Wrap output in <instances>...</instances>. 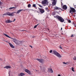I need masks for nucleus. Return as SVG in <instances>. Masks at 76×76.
<instances>
[{"mask_svg": "<svg viewBox=\"0 0 76 76\" xmlns=\"http://www.w3.org/2000/svg\"><path fill=\"white\" fill-rule=\"evenodd\" d=\"M54 17H55V18H56L58 20H59V21H60V22L62 23L64 21V20L62 17L58 15H56V16H54Z\"/></svg>", "mask_w": 76, "mask_h": 76, "instance_id": "1", "label": "nucleus"}, {"mask_svg": "<svg viewBox=\"0 0 76 76\" xmlns=\"http://www.w3.org/2000/svg\"><path fill=\"white\" fill-rule=\"evenodd\" d=\"M52 54L54 55H55V56H56L58 57H61V56L60 55V54L54 50H53V53Z\"/></svg>", "mask_w": 76, "mask_h": 76, "instance_id": "2", "label": "nucleus"}, {"mask_svg": "<svg viewBox=\"0 0 76 76\" xmlns=\"http://www.w3.org/2000/svg\"><path fill=\"white\" fill-rule=\"evenodd\" d=\"M14 13H16L15 12L12 13L7 12L5 14H3V16H14Z\"/></svg>", "mask_w": 76, "mask_h": 76, "instance_id": "3", "label": "nucleus"}, {"mask_svg": "<svg viewBox=\"0 0 76 76\" xmlns=\"http://www.w3.org/2000/svg\"><path fill=\"white\" fill-rule=\"evenodd\" d=\"M4 35H5L6 37H8V38H11L12 39L13 41L15 43H16V41H17V39L15 38H13L12 37H11L10 36H9V35L6 34H4Z\"/></svg>", "mask_w": 76, "mask_h": 76, "instance_id": "4", "label": "nucleus"}, {"mask_svg": "<svg viewBox=\"0 0 76 76\" xmlns=\"http://www.w3.org/2000/svg\"><path fill=\"white\" fill-rule=\"evenodd\" d=\"M70 9L69 10V12L71 13H72V12H73V13H75V12H76V10L75 8L73 7H70Z\"/></svg>", "mask_w": 76, "mask_h": 76, "instance_id": "5", "label": "nucleus"}, {"mask_svg": "<svg viewBox=\"0 0 76 76\" xmlns=\"http://www.w3.org/2000/svg\"><path fill=\"white\" fill-rule=\"evenodd\" d=\"M52 2V5L53 6H56V3H57V0H50Z\"/></svg>", "mask_w": 76, "mask_h": 76, "instance_id": "6", "label": "nucleus"}, {"mask_svg": "<svg viewBox=\"0 0 76 76\" xmlns=\"http://www.w3.org/2000/svg\"><path fill=\"white\" fill-rule=\"evenodd\" d=\"M41 3H42V4H48V2L47 0H44V1H42Z\"/></svg>", "mask_w": 76, "mask_h": 76, "instance_id": "7", "label": "nucleus"}, {"mask_svg": "<svg viewBox=\"0 0 76 76\" xmlns=\"http://www.w3.org/2000/svg\"><path fill=\"white\" fill-rule=\"evenodd\" d=\"M35 60H37L39 62L41 63H43V59H38V58H35Z\"/></svg>", "mask_w": 76, "mask_h": 76, "instance_id": "8", "label": "nucleus"}, {"mask_svg": "<svg viewBox=\"0 0 76 76\" xmlns=\"http://www.w3.org/2000/svg\"><path fill=\"white\" fill-rule=\"evenodd\" d=\"M39 9V12L40 13H44L45 12V11L42 8H38Z\"/></svg>", "mask_w": 76, "mask_h": 76, "instance_id": "9", "label": "nucleus"}, {"mask_svg": "<svg viewBox=\"0 0 76 76\" xmlns=\"http://www.w3.org/2000/svg\"><path fill=\"white\" fill-rule=\"evenodd\" d=\"M54 10H62V11H63V10H62L61 8L58 7H54Z\"/></svg>", "mask_w": 76, "mask_h": 76, "instance_id": "10", "label": "nucleus"}, {"mask_svg": "<svg viewBox=\"0 0 76 76\" xmlns=\"http://www.w3.org/2000/svg\"><path fill=\"white\" fill-rule=\"evenodd\" d=\"M25 71L26 73H28V74L29 75L31 74V71H30L28 69H26L25 70Z\"/></svg>", "mask_w": 76, "mask_h": 76, "instance_id": "11", "label": "nucleus"}, {"mask_svg": "<svg viewBox=\"0 0 76 76\" xmlns=\"http://www.w3.org/2000/svg\"><path fill=\"white\" fill-rule=\"evenodd\" d=\"M21 43L22 41H19L17 40L16 42L15 43V44H17V45H19V44H20Z\"/></svg>", "mask_w": 76, "mask_h": 76, "instance_id": "12", "label": "nucleus"}, {"mask_svg": "<svg viewBox=\"0 0 76 76\" xmlns=\"http://www.w3.org/2000/svg\"><path fill=\"white\" fill-rule=\"evenodd\" d=\"M63 9H64V10H67V7L66 5H64L63 7Z\"/></svg>", "mask_w": 76, "mask_h": 76, "instance_id": "13", "label": "nucleus"}, {"mask_svg": "<svg viewBox=\"0 0 76 76\" xmlns=\"http://www.w3.org/2000/svg\"><path fill=\"white\" fill-rule=\"evenodd\" d=\"M25 75V74L21 72L18 74L19 76H23Z\"/></svg>", "mask_w": 76, "mask_h": 76, "instance_id": "14", "label": "nucleus"}, {"mask_svg": "<svg viewBox=\"0 0 76 76\" xmlns=\"http://www.w3.org/2000/svg\"><path fill=\"white\" fill-rule=\"evenodd\" d=\"M4 69H10V68H11V66H6L4 67Z\"/></svg>", "mask_w": 76, "mask_h": 76, "instance_id": "15", "label": "nucleus"}, {"mask_svg": "<svg viewBox=\"0 0 76 76\" xmlns=\"http://www.w3.org/2000/svg\"><path fill=\"white\" fill-rule=\"evenodd\" d=\"M6 23H12V21L9 20H6Z\"/></svg>", "mask_w": 76, "mask_h": 76, "instance_id": "16", "label": "nucleus"}, {"mask_svg": "<svg viewBox=\"0 0 76 76\" xmlns=\"http://www.w3.org/2000/svg\"><path fill=\"white\" fill-rule=\"evenodd\" d=\"M22 10H23V9L19 10L17 12V13H18H18H20V12H22Z\"/></svg>", "mask_w": 76, "mask_h": 76, "instance_id": "17", "label": "nucleus"}, {"mask_svg": "<svg viewBox=\"0 0 76 76\" xmlns=\"http://www.w3.org/2000/svg\"><path fill=\"white\" fill-rule=\"evenodd\" d=\"M9 44H10V46L12 47V48H14L15 47H14V46H13V45L12 44L9 43Z\"/></svg>", "mask_w": 76, "mask_h": 76, "instance_id": "18", "label": "nucleus"}, {"mask_svg": "<svg viewBox=\"0 0 76 76\" xmlns=\"http://www.w3.org/2000/svg\"><path fill=\"white\" fill-rule=\"evenodd\" d=\"M48 70H50V73H53V69H48Z\"/></svg>", "mask_w": 76, "mask_h": 76, "instance_id": "19", "label": "nucleus"}, {"mask_svg": "<svg viewBox=\"0 0 76 76\" xmlns=\"http://www.w3.org/2000/svg\"><path fill=\"white\" fill-rule=\"evenodd\" d=\"M33 7H35L36 9H37V6H36V4H33Z\"/></svg>", "mask_w": 76, "mask_h": 76, "instance_id": "20", "label": "nucleus"}, {"mask_svg": "<svg viewBox=\"0 0 76 76\" xmlns=\"http://www.w3.org/2000/svg\"><path fill=\"white\" fill-rule=\"evenodd\" d=\"M16 9V7H11L9 8V9L10 10H11V9Z\"/></svg>", "mask_w": 76, "mask_h": 76, "instance_id": "21", "label": "nucleus"}, {"mask_svg": "<svg viewBox=\"0 0 76 76\" xmlns=\"http://www.w3.org/2000/svg\"><path fill=\"white\" fill-rule=\"evenodd\" d=\"M39 23L38 24H37L36 25H35L34 26V28H37V26H38V25H39Z\"/></svg>", "mask_w": 76, "mask_h": 76, "instance_id": "22", "label": "nucleus"}, {"mask_svg": "<svg viewBox=\"0 0 76 76\" xmlns=\"http://www.w3.org/2000/svg\"><path fill=\"white\" fill-rule=\"evenodd\" d=\"M31 4H28V7H31Z\"/></svg>", "mask_w": 76, "mask_h": 76, "instance_id": "23", "label": "nucleus"}, {"mask_svg": "<svg viewBox=\"0 0 76 76\" xmlns=\"http://www.w3.org/2000/svg\"><path fill=\"white\" fill-rule=\"evenodd\" d=\"M38 4V6H39V7H41L42 8L43 7L42 5H40L39 4Z\"/></svg>", "mask_w": 76, "mask_h": 76, "instance_id": "24", "label": "nucleus"}, {"mask_svg": "<svg viewBox=\"0 0 76 76\" xmlns=\"http://www.w3.org/2000/svg\"><path fill=\"white\" fill-rule=\"evenodd\" d=\"M72 71H73V72H75V71L74 70V68L73 67H72Z\"/></svg>", "mask_w": 76, "mask_h": 76, "instance_id": "25", "label": "nucleus"}, {"mask_svg": "<svg viewBox=\"0 0 76 76\" xmlns=\"http://www.w3.org/2000/svg\"><path fill=\"white\" fill-rule=\"evenodd\" d=\"M45 10H46V11H47V10H48V8L46 7L45 8Z\"/></svg>", "mask_w": 76, "mask_h": 76, "instance_id": "26", "label": "nucleus"}, {"mask_svg": "<svg viewBox=\"0 0 76 76\" xmlns=\"http://www.w3.org/2000/svg\"><path fill=\"white\" fill-rule=\"evenodd\" d=\"M68 22H69V23H71V21L70 20H68Z\"/></svg>", "mask_w": 76, "mask_h": 76, "instance_id": "27", "label": "nucleus"}, {"mask_svg": "<svg viewBox=\"0 0 76 76\" xmlns=\"http://www.w3.org/2000/svg\"><path fill=\"white\" fill-rule=\"evenodd\" d=\"M53 15H56V12H53Z\"/></svg>", "mask_w": 76, "mask_h": 76, "instance_id": "28", "label": "nucleus"}, {"mask_svg": "<svg viewBox=\"0 0 76 76\" xmlns=\"http://www.w3.org/2000/svg\"><path fill=\"white\" fill-rule=\"evenodd\" d=\"M59 48H60V49H62V47H61V45H60L59 46Z\"/></svg>", "mask_w": 76, "mask_h": 76, "instance_id": "29", "label": "nucleus"}, {"mask_svg": "<svg viewBox=\"0 0 76 76\" xmlns=\"http://www.w3.org/2000/svg\"><path fill=\"white\" fill-rule=\"evenodd\" d=\"M52 52H53V50H50L49 53H51Z\"/></svg>", "mask_w": 76, "mask_h": 76, "instance_id": "30", "label": "nucleus"}, {"mask_svg": "<svg viewBox=\"0 0 76 76\" xmlns=\"http://www.w3.org/2000/svg\"><path fill=\"white\" fill-rule=\"evenodd\" d=\"M63 64H67V63H65V62H63Z\"/></svg>", "mask_w": 76, "mask_h": 76, "instance_id": "31", "label": "nucleus"}, {"mask_svg": "<svg viewBox=\"0 0 76 76\" xmlns=\"http://www.w3.org/2000/svg\"><path fill=\"white\" fill-rule=\"evenodd\" d=\"M74 37V35L73 34H72V35L71 36V37Z\"/></svg>", "mask_w": 76, "mask_h": 76, "instance_id": "32", "label": "nucleus"}, {"mask_svg": "<svg viewBox=\"0 0 76 76\" xmlns=\"http://www.w3.org/2000/svg\"><path fill=\"white\" fill-rule=\"evenodd\" d=\"M2 4V2H1V1L0 0V5H1Z\"/></svg>", "mask_w": 76, "mask_h": 76, "instance_id": "33", "label": "nucleus"}, {"mask_svg": "<svg viewBox=\"0 0 76 76\" xmlns=\"http://www.w3.org/2000/svg\"><path fill=\"white\" fill-rule=\"evenodd\" d=\"M61 6H63V4L62 3V2H61Z\"/></svg>", "mask_w": 76, "mask_h": 76, "instance_id": "34", "label": "nucleus"}, {"mask_svg": "<svg viewBox=\"0 0 76 76\" xmlns=\"http://www.w3.org/2000/svg\"><path fill=\"white\" fill-rule=\"evenodd\" d=\"M74 6L75 7V9H76V5H74Z\"/></svg>", "mask_w": 76, "mask_h": 76, "instance_id": "35", "label": "nucleus"}, {"mask_svg": "<svg viewBox=\"0 0 76 76\" xmlns=\"http://www.w3.org/2000/svg\"><path fill=\"white\" fill-rule=\"evenodd\" d=\"M29 46L30 47H31V48H33L32 46L31 45H30Z\"/></svg>", "mask_w": 76, "mask_h": 76, "instance_id": "36", "label": "nucleus"}, {"mask_svg": "<svg viewBox=\"0 0 76 76\" xmlns=\"http://www.w3.org/2000/svg\"><path fill=\"white\" fill-rule=\"evenodd\" d=\"M10 72H11V71H10L9 72V75H10Z\"/></svg>", "mask_w": 76, "mask_h": 76, "instance_id": "37", "label": "nucleus"}, {"mask_svg": "<svg viewBox=\"0 0 76 76\" xmlns=\"http://www.w3.org/2000/svg\"><path fill=\"white\" fill-rule=\"evenodd\" d=\"M16 20V19H14L13 21H12V22H15V21Z\"/></svg>", "mask_w": 76, "mask_h": 76, "instance_id": "38", "label": "nucleus"}, {"mask_svg": "<svg viewBox=\"0 0 76 76\" xmlns=\"http://www.w3.org/2000/svg\"><path fill=\"white\" fill-rule=\"evenodd\" d=\"M47 12H50V10L48 9V10H47Z\"/></svg>", "mask_w": 76, "mask_h": 76, "instance_id": "39", "label": "nucleus"}, {"mask_svg": "<svg viewBox=\"0 0 76 76\" xmlns=\"http://www.w3.org/2000/svg\"><path fill=\"white\" fill-rule=\"evenodd\" d=\"M58 76H61V75L60 74H58Z\"/></svg>", "mask_w": 76, "mask_h": 76, "instance_id": "40", "label": "nucleus"}, {"mask_svg": "<svg viewBox=\"0 0 76 76\" xmlns=\"http://www.w3.org/2000/svg\"><path fill=\"white\" fill-rule=\"evenodd\" d=\"M21 31H25V30H21Z\"/></svg>", "mask_w": 76, "mask_h": 76, "instance_id": "41", "label": "nucleus"}, {"mask_svg": "<svg viewBox=\"0 0 76 76\" xmlns=\"http://www.w3.org/2000/svg\"><path fill=\"white\" fill-rule=\"evenodd\" d=\"M73 13H71V15H73Z\"/></svg>", "mask_w": 76, "mask_h": 76, "instance_id": "42", "label": "nucleus"}, {"mask_svg": "<svg viewBox=\"0 0 76 76\" xmlns=\"http://www.w3.org/2000/svg\"><path fill=\"white\" fill-rule=\"evenodd\" d=\"M62 29H63V28H62V27H61V30H62Z\"/></svg>", "mask_w": 76, "mask_h": 76, "instance_id": "43", "label": "nucleus"}, {"mask_svg": "<svg viewBox=\"0 0 76 76\" xmlns=\"http://www.w3.org/2000/svg\"><path fill=\"white\" fill-rule=\"evenodd\" d=\"M2 60V59H1V58H0V60Z\"/></svg>", "mask_w": 76, "mask_h": 76, "instance_id": "44", "label": "nucleus"}, {"mask_svg": "<svg viewBox=\"0 0 76 76\" xmlns=\"http://www.w3.org/2000/svg\"><path fill=\"white\" fill-rule=\"evenodd\" d=\"M75 16V15H74V16Z\"/></svg>", "mask_w": 76, "mask_h": 76, "instance_id": "45", "label": "nucleus"}, {"mask_svg": "<svg viewBox=\"0 0 76 76\" xmlns=\"http://www.w3.org/2000/svg\"><path fill=\"white\" fill-rule=\"evenodd\" d=\"M37 13H38V11H37Z\"/></svg>", "mask_w": 76, "mask_h": 76, "instance_id": "46", "label": "nucleus"}, {"mask_svg": "<svg viewBox=\"0 0 76 76\" xmlns=\"http://www.w3.org/2000/svg\"><path fill=\"white\" fill-rule=\"evenodd\" d=\"M62 34V35H63V34Z\"/></svg>", "mask_w": 76, "mask_h": 76, "instance_id": "47", "label": "nucleus"}, {"mask_svg": "<svg viewBox=\"0 0 76 76\" xmlns=\"http://www.w3.org/2000/svg\"><path fill=\"white\" fill-rule=\"evenodd\" d=\"M73 4V5H74V4Z\"/></svg>", "mask_w": 76, "mask_h": 76, "instance_id": "48", "label": "nucleus"}, {"mask_svg": "<svg viewBox=\"0 0 76 76\" xmlns=\"http://www.w3.org/2000/svg\"><path fill=\"white\" fill-rule=\"evenodd\" d=\"M25 10H24V11H25Z\"/></svg>", "mask_w": 76, "mask_h": 76, "instance_id": "49", "label": "nucleus"}, {"mask_svg": "<svg viewBox=\"0 0 76 76\" xmlns=\"http://www.w3.org/2000/svg\"><path fill=\"white\" fill-rule=\"evenodd\" d=\"M75 19H76V18H75Z\"/></svg>", "mask_w": 76, "mask_h": 76, "instance_id": "50", "label": "nucleus"}]
</instances>
